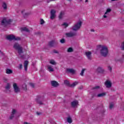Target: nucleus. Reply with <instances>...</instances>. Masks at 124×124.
Returning <instances> with one entry per match:
<instances>
[{"instance_id": "40", "label": "nucleus", "mask_w": 124, "mask_h": 124, "mask_svg": "<svg viewBox=\"0 0 124 124\" xmlns=\"http://www.w3.org/2000/svg\"><path fill=\"white\" fill-rule=\"evenodd\" d=\"M18 68L19 69H22V68H23V64H20Z\"/></svg>"}, {"instance_id": "11", "label": "nucleus", "mask_w": 124, "mask_h": 124, "mask_svg": "<svg viewBox=\"0 0 124 124\" xmlns=\"http://www.w3.org/2000/svg\"><path fill=\"white\" fill-rule=\"evenodd\" d=\"M58 44V42L55 40H52L49 42L48 45L50 47H54L55 45H57Z\"/></svg>"}, {"instance_id": "12", "label": "nucleus", "mask_w": 124, "mask_h": 124, "mask_svg": "<svg viewBox=\"0 0 124 124\" xmlns=\"http://www.w3.org/2000/svg\"><path fill=\"white\" fill-rule=\"evenodd\" d=\"M51 84L52 87H54V88H57V87H59V84L57 81L56 80H52L51 81Z\"/></svg>"}, {"instance_id": "19", "label": "nucleus", "mask_w": 124, "mask_h": 124, "mask_svg": "<svg viewBox=\"0 0 124 124\" xmlns=\"http://www.w3.org/2000/svg\"><path fill=\"white\" fill-rule=\"evenodd\" d=\"M97 72H98V73H103L104 72V70L101 67H98L97 68Z\"/></svg>"}, {"instance_id": "33", "label": "nucleus", "mask_w": 124, "mask_h": 124, "mask_svg": "<svg viewBox=\"0 0 124 124\" xmlns=\"http://www.w3.org/2000/svg\"><path fill=\"white\" fill-rule=\"evenodd\" d=\"M109 12H111V9L108 8L107 9L106 12L105 13V15H106L107 13H109Z\"/></svg>"}, {"instance_id": "15", "label": "nucleus", "mask_w": 124, "mask_h": 124, "mask_svg": "<svg viewBox=\"0 0 124 124\" xmlns=\"http://www.w3.org/2000/svg\"><path fill=\"white\" fill-rule=\"evenodd\" d=\"M66 35L67 36V37H72V36H75V35H76V33L72 32L66 33Z\"/></svg>"}, {"instance_id": "27", "label": "nucleus", "mask_w": 124, "mask_h": 124, "mask_svg": "<svg viewBox=\"0 0 124 124\" xmlns=\"http://www.w3.org/2000/svg\"><path fill=\"white\" fill-rule=\"evenodd\" d=\"M2 7L4 9H7V5L5 2H3L2 4Z\"/></svg>"}, {"instance_id": "51", "label": "nucleus", "mask_w": 124, "mask_h": 124, "mask_svg": "<svg viewBox=\"0 0 124 124\" xmlns=\"http://www.w3.org/2000/svg\"><path fill=\"white\" fill-rule=\"evenodd\" d=\"M123 59H124V55L123 56Z\"/></svg>"}, {"instance_id": "6", "label": "nucleus", "mask_w": 124, "mask_h": 124, "mask_svg": "<svg viewBox=\"0 0 124 124\" xmlns=\"http://www.w3.org/2000/svg\"><path fill=\"white\" fill-rule=\"evenodd\" d=\"M8 40H21V38L19 37H15L14 35H10L7 36Z\"/></svg>"}, {"instance_id": "24", "label": "nucleus", "mask_w": 124, "mask_h": 124, "mask_svg": "<svg viewBox=\"0 0 124 124\" xmlns=\"http://www.w3.org/2000/svg\"><path fill=\"white\" fill-rule=\"evenodd\" d=\"M47 69L49 70V72H53V71H54V69H53L51 66H49L47 67Z\"/></svg>"}, {"instance_id": "21", "label": "nucleus", "mask_w": 124, "mask_h": 124, "mask_svg": "<svg viewBox=\"0 0 124 124\" xmlns=\"http://www.w3.org/2000/svg\"><path fill=\"white\" fill-rule=\"evenodd\" d=\"M63 15H64V12L61 11L60 12V14L59 16V18L60 19H62V16Z\"/></svg>"}, {"instance_id": "7", "label": "nucleus", "mask_w": 124, "mask_h": 124, "mask_svg": "<svg viewBox=\"0 0 124 124\" xmlns=\"http://www.w3.org/2000/svg\"><path fill=\"white\" fill-rule=\"evenodd\" d=\"M43 100H44V96L38 97L36 99L37 103H38V104H40V105H43V103L42 102Z\"/></svg>"}, {"instance_id": "42", "label": "nucleus", "mask_w": 124, "mask_h": 124, "mask_svg": "<svg viewBox=\"0 0 124 124\" xmlns=\"http://www.w3.org/2000/svg\"><path fill=\"white\" fill-rule=\"evenodd\" d=\"M15 113H16V110L13 109V111L12 112V114H13L14 115H15Z\"/></svg>"}, {"instance_id": "37", "label": "nucleus", "mask_w": 124, "mask_h": 124, "mask_svg": "<svg viewBox=\"0 0 124 124\" xmlns=\"http://www.w3.org/2000/svg\"><path fill=\"white\" fill-rule=\"evenodd\" d=\"M62 26H65V28H67V27H68V24L66 23H64L62 24Z\"/></svg>"}, {"instance_id": "41", "label": "nucleus", "mask_w": 124, "mask_h": 124, "mask_svg": "<svg viewBox=\"0 0 124 124\" xmlns=\"http://www.w3.org/2000/svg\"><path fill=\"white\" fill-rule=\"evenodd\" d=\"M115 62H121V59H118L117 58L115 59Z\"/></svg>"}, {"instance_id": "13", "label": "nucleus", "mask_w": 124, "mask_h": 124, "mask_svg": "<svg viewBox=\"0 0 124 124\" xmlns=\"http://www.w3.org/2000/svg\"><path fill=\"white\" fill-rule=\"evenodd\" d=\"M78 104H79V102H78V101L76 100H74V101L71 103V105L72 107H73V108L76 107V106H77V105H78Z\"/></svg>"}, {"instance_id": "45", "label": "nucleus", "mask_w": 124, "mask_h": 124, "mask_svg": "<svg viewBox=\"0 0 124 124\" xmlns=\"http://www.w3.org/2000/svg\"><path fill=\"white\" fill-rule=\"evenodd\" d=\"M103 17L105 18H107V16H106V15L105 14V15L103 16Z\"/></svg>"}, {"instance_id": "29", "label": "nucleus", "mask_w": 124, "mask_h": 124, "mask_svg": "<svg viewBox=\"0 0 124 124\" xmlns=\"http://www.w3.org/2000/svg\"><path fill=\"white\" fill-rule=\"evenodd\" d=\"M67 121L69 124H71V123H72V119H71V118L70 117H68L67 119Z\"/></svg>"}, {"instance_id": "4", "label": "nucleus", "mask_w": 124, "mask_h": 124, "mask_svg": "<svg viewBox=\"0 0 124 124\" xmlns=\"http://www.w3.org/2000/svg\"><path fill=\"white\" fill-rule=\"evenodd\" d=\"M64 84L66 85V86H67L68 87H70V88H74V87H75L76 85H78V82L76 81L73 83L72 84H70L68 80H66L64 81Z\"/></svg>"}, {"instance_id": "23", "label": "nucleus", "mask_w": 124, "mask_h": 124, "mask_svg": "<svg viewBox=\"0 0 124 124\" xmlns=\"http://www.w3.org/2000/svg\"><path fill=\"white\" fill-rule=\"evenodd\" d=\"M21 31H26L27 32H30V30L26 27L21 28Z\"/></svg>"}, {"instance_id": "32", "label": "nucleus", "mask_w": 124, "mask_h": 124, "mask_svg": "<svg viewBox=\"0 0 124 124\" xmlns=\"http://www.w3.org/2000/svg\"><path fill=\"white\" fill-rule=\"evenodd\" d=\"M113 107H114V104H113V103H110L109 104V109H112Z\"/></svg>"}, {"instance_id": "5", "label": "nucleus", "mask_w": 124, "mask_h": 124, "mask_svg": "<svg viewBox=\"0 0 124 124\" xmlns=\"http://www.w3.org/2000/svg\"><path fill=\"white\" fill-rule=\"evenodd\" d=\"M81 26L82 22L80 21L75 24L74 26H73L72 30L73 31H78V30H79L80 28H81Z\"/></svg>"}, {"instance_id": "1", "label": "nucleus", "mask_w": 124, "mask_h": 124, "mask_svg": "<svg viewBox=\"0 0 124 124\" xmlns=\"http://www.w3.org/2000/svg\"><path fill=\"white\" fill-rule=\"evenodd\" d=\"M98 49H100V53L101 56L103 57H107L108 53H109V50H108V47L105 46H103L99 45L97 46Z\"/></svg>"}, {"instance_id": "16", "label": "nucleus", "mask_w": 124, "mask_h": 124, "mask_svg": "<svg viewBox=\"0 0 124 124\" xmlns=\"http://www.w3.org/2000/svg\"><path fill=\"white\" fill-rule=\"evenodd\" d=\"M25 13V10H23L22 11H21V13L23 15V16L25 18H26V17H28V16H29V15H31V12H27V13H25L24 14V13Z\"/></svg>"}, {"instance_id": "31", "label": "nucleus", "mask_w": 124, "mask_h": 124, "mask_svg": "<svg viewBox=\"0 0 124 124\" xmlns=\"http://www.w3.org/2000/svg\"><path fill=\"white\" fill-rule=\"evenodd\" d=\"M100 87L99 86H96L92 88V90H98V89H100Z\"/></svg>"}, {"instance_id": "25", "label": "nucleus", "mask_w": 124, "mask_h": 124, "mask_svg": "<svg viewBox=\"0 0 124 124\" xmlns=\"http://www.w3.org/2000/svg\"><path fill=\"white\" fill-rule=\"evenodd\" d=\"M68 53H72L73 52V48L72 47H69L67 49Z\"/></svg>"}, {"instance_id": "17", "label": "nucleus", "mask_w": 124, "mask_h": 124, "mask_svg": "<svg viewBox=\"0 0 124 124\" xmlns=\"http://www.w3.org/2000/svg\"><path fill=\"white\" fill-rule=\"evenodd\" d=\"M28 65H29V61H25L24 62V70H25V71H27V70H28Z\"/></svg>"}, {"instance_id": "26", "label": "nucleus", "mask_w": 124, "mask_h": 124, "mask_svg": "<svg viewBox=\"0 0 124 124\" xmlns=\"http://www.w3.org/2000/svg\"><path fill=\"white\" fill-rule=\"evenodd\" d=\"M22 88H23V90H24V91H27L28 90V89L27 88V84H26L25 83L23 84Z\"/></svg>"}, {"instance_id": "35", "label": "nucleus", "mask_w": 124, "mask_h": 124, "mask_svg": "<svg viewBox=\"0 0 124 124\" xmlns=\"http://www.w3.org/2000/svg\"><path fill=\"white\" fill-rule=\"evenodd\" d=\"M60 42L61 43H62V44H63V43H65V40L64 39H62L60 40Z\"/></svg>"}, {"instance_id": "9", "label": "nucleus", "mask_w": 124, "mask_h": 124, "mask_svg": "<svg viewBox=\"0 0 124 124\" xmlns=\"http://www.w3.org/2000/svg\"><path fill=\"white\" fill-rule=\"evenodd\" d=\"M50 14H51V16H50V19L51 20H53L54 19H55V17H56V10H54V9H52L50 11Z\"/></svg>"}, {"instance_id": "43", "label": "nucleus", "mask_w": 124, "mask_h": 124, "mask_svg": "<svg viewBox=\"0 0 124 124\" xmlns=\"http://www.w3.org/2000/svg\"><path fill=\"white\" fill-rule=\"evenodd\" d=\"M108 69L109 70V71H110V72H111V71H112V67H111V66H108Z\"/></svg>"}, {"instance_id": "39", "label": "nucleus", "mask_w": 124, "mask_h": 124, "mask_svg": "<svg viewBox=\"0 0 124 124\" xmlns=\"http://www.w3.org/2000/svg\"><path fill=\"white\" fill-rule=\"evenodd\" d=\"M14 117V114L13 113L11 114V116H10V119L12 120L13 119V117Z\"/></svg>"}, {"instance_id": "52", "label": "nucleus", "mask_w": 124, "mask_h": 124, "mask_svg": "<svg viewBox=\"0 0 124 124\" xmlns=\"http://www.w3.org/2000/svg\"><path fill=\"white\" fill-rule=\"evenodd\" d=\"M69 1H71L72 0H68Z\"/></svg>"}, {"instance_id": "22", "label": "nucleus", "mask_w": 124, "mask_h": 124, "mask_svg": "<svg viewBox=\"0 0 124 124\" xmlns=\"http://www.w3.org/2000/svg\"><path fill=\"white\" fill-rule=\"evenodd\" d=\"M106 95V93H103L98 94L97 96L98 97H102V96H104Z\"/></svg>"}, {"instance_id": "46", "label": "nucleus", "mask_w": 124, "mask_h": 124, "mask_svg": "<svg viewBox=\"0 0 124 124\" xmlns=\"http://www.w3.org/2000/svg\"><path fill=\"white\" fill-rule=\"evenodd\" d=\"M36 113H37V115H39L41 114V113H39L38 112H37Z\"/></svg>"}, {"instance_id": "10", "label": "nucleus", "mask_w": 124, "mask_h": 124, "mask_svg": "<svg viewBox=\"0 0 124 124\" xmlns=\"http://www.w3.org/2000/svg\"><path fill=\"white\" fill-rule=\"evenodd\" d=\"M105 85L106 86V88L109 89V88L112 87V83H111V81L109 80H106L105 82Z\"/></svg>"}, {"instance_id": "50", "label": "nucleus", "mask_w": 124, "mask_h": 124, "mask_svg": "<svg viewBox=\"0 0 124 124\" xmlns=\"http://www.w3.org/2000/svg\"><path fill=\"white\" fill-rule=\"evenodd\" d=\"M85 2H88V0H86Z\"/></svg>"}, {"instance_id": "49", "label": "nucleus", "mask_w": 124, "mask_h": 124, "mask_svg": "<svg viewBox=\"0 0 124 124\" xmlns=\"http://www.w3.org/2000/svg\"><path fill=\"white\" fill-rule=\"evenodd\" d=\"M112 0V1H115L116 0Z\"/></svg>"}, {"instance_id": "30", "label": "nucleus", "mask_w": 124, "mask_h": 124, "mask_svg": "<svg viewBox=\"0 0 124 124\" xmlns=\"http://www.w3.org/2000/svg\"><path fill=\"white\" fill-rule=\"evenodd\" d=\"M49 63L51 64H53V65H55V64H56V62L54 60H50V61L49 62Z\"/></svg>"}, {"instance_id": "20", "label": "nucleus", "mask_w": 124, "mask_h": 124, "mask_svg": "<svg viewBox=\"0 0 124 124\" xmlns=\"http://www.w3.org/2000/svg\"><path fill=\"white\" fill-rule=\"evenodd\" d=\"M6 74H11L13 73V71L11 69H7L6 70Z\"/></svg>"}, {"instance_id": "38", "label": "nucleus", "mask_w": 124, "mask_h": 124, "mask_svg": "<svg viewBox=\"0 0 124 124\" xmlns=\"http://www.w3.org/2000/svg\"><path fill=\"white\" fill-rule=\"evenodd\" d=\"M30 85L31 87L32 88H34V83H30Z\"/></svg>"}, {"instance_id": "48", "label": "nucleus", "mask_w": 124, "mask_h": 124, "mask_svg": "<svg viewBox=\"0 0 124 124\" xmlns=\"http://www.w3.org/2000/svg\"><path fill=\"white\" fill-rule=\"evenodd\" d=\"M91 31H93H93H94V30H93V29H92V30H91Z\"/></svg>"}, {"instance_id": "36", "label": "nucleus", "mask_w": 124, "mask_h": 124, "mask_svg": "<svg viewBox=\"0 0 124 124\" xmlns=\"http://www.w3.org/2000/svg\"><path fill=\"white\" fill-rule=\"evenodd\" d=\"M44 23H45V21H44V20H43V19H41V20H40V24L41 25H43V24H44Z\"/></svg>"}, {"instance_id": "28", "label": "nucleus", "mask_w": 124, "mask_h": 124, "mask_svg": "<svg viewBox=\"0 0 124 124\" xmlns=\"http://www.w3.org/2000/svg\"><path fill=\"white\" fill-rule=\"evenodd\" d=\"M5 89L6 90H9L10 89V84H9V83H7Z\"/></svg>"}, {"instance_id": "44", "label": "nucleus", "mask_w": 124, "mask_h": 124, "mask_svg": "<svg viewBox=\"0 0 124 124\" xmlns=\"http://www.w3.org/2000/svg\"><path fill=\"white\" fill-rule=\"evenodd\" d=\"M53 53H54L55 54H59V52H58V51H57L56 50H54Z\"/></svg>"}, {"instance_id": "2", "label": "nucleus", "mask_w": 124, "mask_h": 124, "mask_svg": "<svg viewBox=\"0 0 124 124\" xmlns=\"http://www.w3.org/2000/svg\"><path fill=\"white\" fill-rule=\"evenodd\" d=\"M14 49L17 51L18 54L21 56V54L23 53V47L18 43H15L13 46Z\"/></svg>"}, {"instance_id": "53", "label": "nucleus", "mask_w": 124, "mask_h": 124, "mask_svg": "<svg viewBox=\"0 0 124 124\" xmlns=\"http://www.w3.org/2000/svg\"><path fill=\"white\" fill-rule=\"evenodd\" d=\"M21 58H23V56H21Z\"/></svg>"}, {"instance_id": "34", "label": "nucleus", "mask_w": 124, "mask_h": 124, "mask_svg": "<svg viewBox=\"0 0 124 124\" xmlns=\"http://www.w3.org/2000/svg\"><path fill=\"white\" fill-rule=\"evenodd\" d=\"M86 70V69H82L81 73H80V75L81 76H84V72Z\"/></svg>"}, {"instance_id": "47", "label": "nucleus", "mask_w": 124, "mask_h": 124, "mask_svg": "<svg viewBox=\"0 0 124 124\" xmlns=\"http://www.w3.org/2000/svg\"><path fill=\"white\" fill-rule=\"evenodd\" d=\"M24 124H29L28 123V122H24Z\"/></svg>"}, {"instance_id": "14", "label": "nucleus", "mask_w": 124, "mask_h": 124, "mask_svg": "<svg viewBox=\"0 0 124 124\" xmlns=\"http://www.w3.org/2000/svg\"><path fill=\"white\" fill-rule=\"evenodd\" d=\"M85 55L88 60H92V52L90 51L85 52Z\"/></svg>"}, {"instance_id": "8", "label": "nucleus", "mask_w": 124, "mask_h": 124, "mask_svg": "<svg viewBox=\"0 0 124 124\" xmlns=\"http://www.w3.org/2000/svg\"><path fill=\"white\" fill-rule=\"evenodd\" d=\"M13 87L14 88L15 93H19L20 90L19 88V87H18V85H17V83H14L13 85Z\"/></svg>"}, {"instance_id": "3", "label": "nucleus", "mask_w": 124, "mask_h": 124, "mask_svg": "<svg viewBox=\"0 0 124 124\" xmlns=\"http://www.w3.org/2000/svg\"><path fill=\"white\" fill-rule=\"evenodd\" d=\"M12 22V19H7L6 17H4L3 18L1 22V26H3L4 28L7 27L8 25H10L11 22Z\"/></svg>"}, {"instance_id": "18", "label": "nucleus", "mask_w": 124, "mask_h": 124, "mask_svg": "<svg viewBox=\"0 0 124 124\" xmlns=\"http://www.w3.org/2000/svg\"><path fill=\"white\" fill-rule=\"evenodd\" d=\"M66 72L68 73H72V74H74V73H75V71L73 69L68 68L66 69Z\"/></svg>"}]
</instances>
